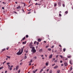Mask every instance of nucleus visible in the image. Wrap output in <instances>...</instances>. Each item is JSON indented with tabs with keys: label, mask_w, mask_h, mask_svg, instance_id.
<instances>
[{
	"label": "nucleus",
	"mask_w": 73,
	"mask_h": 73,
	"mask_svg": "<svg viewBox=\"0 0 73 73\" xmlns=\"http://www.w3.org/2000/svg\"><path fill=\"white\" fill-rule=\"evenodd\" d=\"M32 49L31 50V52H33V53H35V52H36V50L35 48L34 47H33L32 48Z\"/></svg>",
	"instance_id": "1"
},
{
	"label": "nucleus",
	"mask_w": 73,
	"mask_h": 73,
	"mask_svg": "<svg viewBox=\"0 0 73 73\" xmlns=\"http://www.w3.org/2000/svg\"><path fill=\"white\" fill-rule=\"evenodd\" d=\"M33 44V43L31 42L30 43L29 45V46L30 47V48H33V46L32 45V44Z\"/></svg>",
	"instance_id": "2"
},
{
	"label": "nucleus",
	"mask_w": 73,
	"mask_h": 73,
	"mask_svg": "<svg viewBox=\"0 0 73 73\" xmlns=\"http://www.w3.org/2000/svg\"><path fill=\"white\" fill-rule=\"evenodd\" d=\"M22 54V52L18 51V52L17 53V55H21Z\"/></svg>",
	"instance_id": "3"
},
{
	"label": "nucleus",
	"mask_w": 73,
	"mask_h": 73,
	"mask_svg": "<svg viewBox=\"0 0 73 73\" xmlns=\"http://www.w3.org/2000/svg\"><path fill=\"white\" fill-rule=\"evenodd\" d=\"M37 70H38L37 69L33 71V73H35L36 72H37Z\"/></svg>",
	"instance_id": "4"
},
{
	"label": "nucleus",
	"mask_w": 73,
	"mask_h": 73,
	"mask_svg": "<svg viewBox=\"0 0 73 73\" xmlns=\"http://www.w3.org/2000/svg\"><path fill=\"white\" fill-rule=\"evenodd\" d=\"M13 65L11 66H10V68H9L10 70H12V68H13Z\"/></svg>",
	"instance_id": "5"
},
{
	"label": "nucleus",
	"mask_w": 73,
	"mask_h": 73,
	"mask_svg": "<svg viewBox=\"0 0 73 73\" xmlns=\"http://www.w3.org/2000/svg\"><path fill=\"white\" fill-rule=\"evenodd\" d=\"M58 66H56L55 67H53L54 69H57V68H58Z\"/></svg>",
	"instance_id": "6"
},
{
	"label": "nucleus",
	"mask_w": 73,
	"mask_h": 73,
	"mask_svg": "<svg viewBox=\"0 0 73 73\" xmlns=\"http://www.w3.org/2000/svg\"><path fill=\"white\" fill-rule=\"evenodd\" d=\"M58 4L59 6V7H60V6H61V2H59L58 3Z\"/></svg>",
	"instance_id": "7"
},
{
	"label": "nucleus",
	"mask_w": 73,
	"mask_h": 73,
	"mask_svg": "<svg viewBox=\"0 0 73 73\" xmlns=\"http://www.w3.org/2000/svg\"><path fill=\"white\" fill-rule=\"evenodd\" d=\"M52 56H53V55L52 54L50 56H49V58H52Z\"/></svg>",
	"instance_id": "8"
},
{
	"label": "nucleus",
	"mask_w": 73,
	"mask_h": 73,
	"mask_svg": "<svg viewBox=\"0 0 73 73\" xmlns=\"http://www.w3.org/2000/svg\"><path fill=\"white\" fill-rule=\"evenodd\" d=\"M70 63L71 65H73V63H72V62L71 60H70Z\"/></svg>",
	"instance_id": "9"
},
{
	"label": "nucleus",
	"mask_w": 73,
	"mask_h": 73,
	"mask_svg": "<svg viewBox=\"0 0 73 73\" xmlns=\"http://www.w3.org/2000/svg\"><path fill=\"white\" fill-rule=\"evenodd\" d=\"M23 48H24V46L23 47V48H21V52H22V53H23Z\"/></svg>",
	"instance_id": "10"
},
{
	"label": "nucleus",
	"mask_w": 73,
	"mask_h": 73,
	"mask_svg": "<svg viewBox=\"0 0 73 73\" xmlns=\"http://www.w3.org/2000/svg\"><path fill=\"white\" fill-rule=\"evenodd\" d=\"M48 64L49 63L48 62H47L45 64V65L46 66H48Z\"/></svg>",
	"instance_id": "11"
},
{
	"label": "nucleus",
	"mask_w": 73,
	"mask_h": 73,
	"mask_svg": "<svg viewBox=\"0 0 73 73\" xmlns=\"http://www.w3.org/2000/svg\"><path fill=\"white\" fill-rule=\"evenodd\" d=\"M19 69V66H17L16 68L15 69L16 70H17V69Z\"/></svg>",
	"instance_id": "12"
},
{
	"label": "nucleus",
	"mask_w": 73,
	"mask_h": 73,
	"mask_svg": "<svg viewBox=\"0 0 73 73\" xmlns=\"http://www.w3.org/2000/svg\"><path fill=\"white\" fill-rule=\"evenodd\" d=\"M41 41V39H40V38L38 39V42H40V41Z\"/></svg>",
	"instance_id": "13"
},
{
	"label": "nucleus",
	"mask_w": 73,
	"mask_h": 73,
	"mask_svg": "<svg viewBox=\"0 0 73 73\" xmlns=\"http://www.w3.org/2000/svg\"><path fill=\"white\" fill-rule=\"evenodd\" d=\"M26 42H27L26 41H25V42H23L22 44H26Z\"/></svg>",
	"instance_id": "14"
},
{
	"label": "nucleus",
	"mask_w": 73,
	"mask_h": 73,
	"mask_svg": "<svg viewBox=\"0 0 73 73\" xmlns=\"http://www.w3.org/2000/svg\"><path fill=\"white\" fill-rule=\"evenodd\" d=\"M64 64L65 66H66L68 65V64L66 62L64 63Z\"/></svg>",
	"instance_id": "15"
},
{
	"label": "nucleus",
	"mask_w": 73,
	"mask_h": 73,
	"mask_svg": "<svg viewBox=\"0 0 73 73\" xmlns=\"http://www.w3.org/2000/svg\"><path fill=\"white\" fill-rule=\"evenodd\" d=\"M57 73H59L60 72V70H58L57 71Z\"/></svg>",
	"instance_id": "16"
},
{
	"label": "nucleus",
	"mask_w": 73,
	"mask_h": 73,
	"mask_svg": "<svg viewBox=\"0 0 73 73\" xmlns=\"http://www.w3.org/2000/svg\"><path fill=\"white\" fill-rule=\"evenodd\" d=\"M42 70H43V69H42L40 71V73H41V72H42Z\"/></svg>",
	"instance_id": "17"
},
{
	"label": "nucleus",
	"mask_w": 73,
	"mask_h": 73,
	"mask_svg": "<svg viewBox=\"0 0 73 73\" xmlns=\"http://www.w3.org/2000/svg\"><path fill=\"white\" fill-rule=\"evenodd\" d=\"M39 52H42V49H40L39 50Z\"/></svg>",
	"instance_id": "18"
},
{
	"label": "nucleus",
	"mask_w": 73,
	"mask_h": 73,
	"mask_svg": "<svg viewBox=\"0 0 73 73\" xmlns=\"http://www.w3.org/2000/svg\"><path fill=\"white\" fill-rule=\"evenodd\" d=\"M71 57H72V56L70 55L67 56V58H71Z\"/></svg>",
	"instance_id": "19"
},
{
	"label": "nucleus",
	"mask_w": 73,
	"mask_h": 73,
	"mask_svg": "<svg viewBox=\"0 0 73 73\" xmlns=\"http://www.w3.org/2000/svg\"><path fill=\"white\" fill-rule=\"evenodd\" d=\"M65 50H66V49L65 48H63V52H65Z\"/></svg>",
	"instance_id": "20"
},
{
	"label": "nucleus",
	"mask_w": 73,
	"mask_h": 73,
	"mask_svg": "<svg viewBox=\"0 0 73 73\" xmlns=\"http://www.w3.org/2000/svg\"><path fill=\"white\" fill-rule=\"evenodd\" d=\"M55 58H53V59H52V62H53V61H54V60H55Z\"/></svg>",
	"instance_id": "21"
},
{
	"label": "nucleus",
	"mask_w": 73,
	"mask_h": 73,
	"mask_svg": "<svg viewBox=\"0 0 73 73\" xmlns=\"http://www.w3.org/2000/svg\"><path fill=\"white\" fill-rule=\"evenodd\" d=\"M70 70L71 71L73 69V68H72V66H71L70 68Z\"/></svg>",
	"instance_id": "22"
},
{
	"label": "nucleus",
	"mask_w": 73,
	"mask_h": 73,
	"mask_svg": "<svg viewBox=\"0 0 73 73\" xmlns=\"http://www.w3.org/2000/svg\"><path fill=\"white\" fill-rule=\"evenodd\" d=\"M52 73V70H50L49 71V73Z\"/></svg>",
	"instance_id": "23"
},
{
	"label": "nucleus",
	"mask_w": 73,
	"mask_h": 73,
	"mask_svg": "<svg viewBox=\"0 0 73 73\" xmlns=\"http://www.w3.org/2000/svg\"><path fill=\"white\" fill-rule=\"evenodd\" d=\"M20 8V6H18V7H17V9H19V8Z\"/></svg>",
	"instance_id": "24"
},
{
	"label": "nucleus",
	"mask_w": 73,
	"mask_h": 73,
	"mask_svg": "<svg viewBox=\"0 0 73 73\" xmlns=\"http://www.w3.org/2000/svg\"><path fill=\"white\" fill-rule=\"evenodd\" d=\"M5 50V48L3 49L2 50V52H3V51H4Z\"/></svg>",
	"instance_id": "25"
},
{
	"label": "nucleus",
	"mask_w": 73,
	"mask_h": 73,
	"mask_svg": "<svg viewBox=\"0 0 73 73\" xmlns=\"http://www.w3.org/2000/svg\"><path fill=\"white\" fill-rule=\"evenodd\" d=\"M25 37H24L22 39V40H25Z\"/></svg>",
	"instance_id": "26"
},
{
	"label": "nucleus",
	"mask_w": 73,
	"mask_h": 73,
	"mask_svg": "<svg viewBox=\"0 0 73 73\" xmlns=\"http://www.w3.org/2000/svg\"><path fill=\"white\" fill-rule=\"evenodd\" d=\"M54 7H56L57 6V3H55L54 5Z\"/></svg>",
	"instance_id": "27"
},
{
	"label": "nucleus",
	"mask_w": 73,
	"mask_h": 73,
	"mask_svg": "<svg viewBox=\"0 0 73 73\" xmlns=\"http://www.w3.org/2000/svg\"><path fill=\"white\" fill-rule=\"evenodd\" d=\"M36 42H37L36 41H35L34 42V44H36Z\"/></svg>",
	"instance_id": "28"
},
{
	"label": "nucleus",
	"mask_w": 73,
	"mask_h": 73,
	"mask_svg": "<svg viewBox=\"0 0 73 73\" xmlns=\"http://www.w3.org/2000/svg\"><path fill=\"white\" fill-rule=\"evenodd\" d=\"M48 50L49 51H50V50H51V49L50 48H48Z\"/></svg>",
	"instance_id": "29"
},
{
	"label": "nucleus",
	"mask_w": 73,
	"mask_h": 73,
	"mask_svg": "<svg viewBox=\"0 0 73 73\" xmlns=\"http://www.w3.org/2000/svg\"><path fill=\"white\" fill-rule=\"evenodd\" d=\"M6 57L7 58H11V57L10 56H7Z\"/></svg>",
	"instance_id": "30"
},
{
	"label": "nucleus",
	"mask_w": 73,
	"mask_h": 73,
	"mask_svg": "<svg viewBox=\"0 0 73 73\" xmlns=\"http://www.w3.org/2000/svg\"><path fill=\"white\" fill-rule=\"evenodd\" d=\"M60 57L61 58H62V55H60Z\"/></svg>",
	"instance_id": "31"
},
{
	"label": "nucleus",
	"mask_w": 73,
	"mask_h": 73,
	"mask_svg": "<svg viewBox=\"0 0 73 73\" xmlns=\"http://www.w3.org/2000/svg\"><path fill=\"white\" fill-rule=\"evenodd\" d=\"M68 13V11H66L65 12V13H66V14H67V13Z\"/></svg>",
	"instance_id": "32"
},
{
	"label": "nucleus",
	"mask_w": 73,
	"mask_h": 73,
	"mask_svg": "<svg viewBox=\"0 0 73 73\" xmlns=\"http://www.w3.org/2000/svg\"><path fill=\"white\" fill-rule=\"evenodd\" d=\"M26 37L27 38H28V35H27L26 36Z\"/></svg>",
	"instance_id": "33"
},
{
	"label": "nucleus",
	"mask_w": 73,
	"mask_h": 73,
	"mask_svg": "<svg viewBox=\"0 0 73 73\" xmlns=\"http://www.w3.org/2000/svg\"><path fill=\"white\" fill-rule=\"evenodd\" d=\"M36 44H37V45H38V44H39V42H37L36 43Z\"/></svg>",
	"instance_id": "34"
},
{
	"label": "nucleus",
	"mask_w": 73,
	"mask_h": 73,
	"mask_svg": "<svg viewBox=\"0 0 73 73\" xmlns=\"http://www.w3.org/2000/svg\"><path fill=\"white\" fill-rule=\"evenodd\" d=\"M27 58V56H25V59H26Z\"/></svg>",
	"instance_id": "35"
},
{
	"label": "nucleus",
	"mask_w": 73,
	"mask_h": 73,
	"mask_svg": "<svg viewBox=\"0 0 73 73\" xmlns=\"http://www.w3.org/2000/svg\"><path fill=\"white\" fill-rule=\"evenodd\" d=\"M54 47V46L53 45L51 47V48H53Z\"/></svg>",
	"instance_id": "36"
},
{
	"label": "nucleus",
	"mask_w": 73,
	"mask_h": 73,
	"mask_svg": "<svg viewBox=\"0 0 73 73\" xmlns=\"http://www.w3.org/2000/svg\"><path fill=\"white\" fill-rule=\"evenodd\" d=\"M33 60H31V61L30 62H32Z\"/></svg>",
	"instance_id": "37"
},
{
	"label": "nucleus",
	"mask_w": 73,
	"mask_h": 73,
	"mask_svg": "<svg viewBox=\"0 0 73 73\" xmlns=\"http://www.w3.org/2000/svg\"><path fill=\"white\" fill-rule=\"evenodd\" d=\"M55 65V64H52V66H54V65Z\"/></svg>",
	"instance_id": "38"
},
{
	"label": "nucleus",
	"mask_w": 73,
	"mask_h": 73,
	"mask_svg": "<svg viewBox=\"0 0 73 73\" xmlns=\"http://www.w3.org/2000/svg\"><path fill=\"white\" fill-rule=\"evenodd\" d=\"M20 71H21L20 70H19L18 73H20Z\"/></svg>",
	"instance_id": "39"
},
{
	"label": "nucleus",
	"mask_w": 73,
	"mask_h": 73,
	"mask_svg": "<svg viewBox=\"0 0 73 73\" xmlns=\"http://www.w3.org/2000/svg\"><path fill=\"white\" fill-rule=\"evenodd\" d=\"M9 64H10V63L9 62H8L7 63V65H9Z\"/></svg>",
	"instance_id": "40"
},
{
	"label": "nucleus",
	"mask_w": 73,
	"mask_h": 73,
	"mask_svg": "<svg viewBox=\"0 0 73 73\" xmlns=\"http://www.w3.org/2000/svg\"><path fill=\"white\" fill-rule=\"evenodd\" d=\"M22 10L23 12H24H24H25V11H24V9H22Z\"/></svg>",
	"instance_id": "41"
},
{
	"label": "nucleus",
	"mask_w": 73,
	"mask_h": 73,
	"mask_svg": "<svg viewBox=\"0 0 73 73\" xmlns=\"http://www.w3.org/2000/svg\"><path fill=\"white\" fill-rule=\"evenodd\" d=\"M3 67H0V70H1V69H3Z\"/></svg>",
	"instance_id": "42"
},
{
	"label": "nucleus",
	"mask_w": 73,
	"mask_h": 73,
	"mask_svg": "<svg viewBox=\"0 0 73 73\" xmlns=\"http://www.w3.org/2000/svg\"><path fill=\"white\" fill-rule=\"evenodd\" d=\"M57 60H55L54 61V62H57Z\"/></svg>",
	"instance_id": "43"
},
{
	"label": "nucleus",
	"mask_w": 73,
	"mask_h": 73,
	"mask_svg": "<svg viewBox=\"0 0 73 73\" xmlns=\"http://www.w3.org/2000/svg\"><path fill=\"white\" fill-rule=\"evenodd\" d=\"M34 58H35V59H36L37 58V57H36V56H35V57H34Z\"/></svg>",
	"instance_id": "44"
},
{
	"label": "nucleus",
	"mask_w": 73,
	"mask_h": 73,
	"mask_svg": "<svg viewBox=\"0 0 73 73\" xmlns=\"http://www.w3.org/2000/svg\"><path fill=\"white\" fill-rule=\"evenodd\" d=\"M62 5H63V7H65V4H63Z\"/></svg>",
	"instance_id": "45"
},
{
	"label": "nucleus",
	"mask_w": 73,
	"mask_h": 73,
	"mask_svg": "<svg viewBox=\"0 0 73 73\" xmlns=\"http://www.w3.org/2000/svg\"><path fill=\"white\" fill-rule=\"evenodd\" d=\"M28 51L27 50V51H26V53H28Z\"/></svg>",
	"instance_id": "46"
},
{
	"label": "nucleus",
	"mask_w": 73,
	"mask_h": 73,
	"mask_svg": "<svg viewBox=\"0 0 73 73\" xmlns=\"http://www.w3.org/2000/svg\"><path fill=\"white\" fill-rule=\"evenodd\" d=\"M59 16H62L61 14H59Z\"/></svg>",
	"instance_id": "47"
},
{
	"label": "nucleus",
	"mask_w": 73,
	"mask_h": 73,
	"mask_svg": "<svg viewBox=\"0 0 73 73\" xmlns=\"http://www.w3.org/2000/svg\"><path fill=\"white\" fill-rule=\"evenodd\" d=\"M65 60H68V58H65Z\"/></svg>",
	"instance_id": "48"
},
{
	"label": "nucleus",
	"mask_w": 73,
	"mask_h": 73,
	"mask_svg": "<svg viewBox=\"0 0 73 73\" xmlns=\"http://www.w3.org/2000/svg\"><path fill=\"white\" fill-rule=\"evenodd\" d=\"M48 47H49V46H46V48H48Z\"/></svg>",
	"instance_id": "49"
},
{
	"label": "nucleus",
	"mask_w": 73,
	"mask_h": 73,
	"mask_svg": "<svg viewBox=\"0 0 73 73\" xmlns=\"http://www.w3.org/2000/svg\"><path fill=\"white\" fill-rule=\"evenodd\" d=\"M58 55H57L56 56V58H58Z\"/></svg>",
	"instance_id": "50"
},
{
	"label": "nucleus",
	"mask_w": 73,
	"mask_h": 73,
	"mask_svg": "<svg viewBox=\"0 0 73 73\" xmlns=\"http://www.w3.org/2000/svg\"><path fill=\"white\" fill-rule=\"evenodd\" d=\"M27 11H31V9H29V10H28V9H27Z\"/></svg>",
	"instance_id": "51"
},
{
	"label": "nucleus",
	"mask_w": 73,
	"mask_h": 73,
	"mask_svg": "<svg viewBox=\"0 0 73 73\" xmlns=\"http://www.w3.org/2000/svg\"><path fill=\"white\" fill-rule=\"evenodd\" d=\"M59 46H60V47H61V46H61V44H59Z\"/></svg>",
	"instance_id": "52"
},
{
	"label": "nucleus",
	"mask_w": 73,
	"mask_h": 73,
	"mask_svg": "<svg viewBox=\"0 0 73 73\" xmlns=\"http://www.w3.org/2000/svg\"><path fill=\"white\" fill-rule=\"evenodd\" d=\"M22 64H23V63H20V65H22Z\"/></svg>",
	"instance_id": "53"
},
{
	"label": "nucleus",
	"mask_w": 73,
	"mask_h": 73,
	"mask_svg": "<svg viewBox=\"0 0 73 73\" xmlns=\"http://www.w3.org/2000/svg\"><path fill=\"white\" fill-rule=\"evenodd\" d=\"M5 62H6V61H5L3 63V64H4V63H5Z\"/></svg>",
	"instance_id": "54"
},
{
	"label": "nucleus",
	"mask_w": 73,
	"mask_h": 73,
	"mask_svg": "<svg viewBox=\"0 0 73 73\" xmlns=\"http://www.w3.org/2000/svg\"><path fill=\"white\" fill-rule=\"evenodd\" d=\"M8 66H9L8 67L9 68H10V65H8Z\"/></svg>",
	"instance_id": "55"
},
{
	"label": "nucleus",
	"mask_w": 73,
	"mask_h": 73,
	"mask_svg": "<svg viewBox=\"0 0 73 73\" xmlns=\"http://www.w3.org/2000/svg\"><path fill=\"white\" fill-rule=\"evenodd\" d=\"M2 9H4V7H2Z\"/></svg>",
	"instance_id": "56"
},
{
	"label": "nucleus",
	"mask_w": 73,
	"mask_h": 73,
	"mask_svg": "<svg viewBox=\"0 0 73 73\" xmlns=\"http://www.w3.org/2000/svg\"><path fill=\"white\" fill-rule=\"evenodd\" d=\"M49 69H47V70H46V71L47 72H48V71H49Z\"/></svg>",
	"instance_id": "57"
},
{
	"label": "nucleus",
	"mask_w": 73,
	"mask_h": 73,
	"mask_svg": "<svg viewBox=\"0 0 73 73\" xmlns=\"http://www.w3.org/2000/svg\"><path fill=\"white\" fill-rule=\"evenodd\" d=\"M31 0H30L29 1V4H30L31 3Z\"/></svg>",
	"instance_id": "58"
},
{
	"label": "nucleus",
	"mask_w": 73,
	"mask_h": 73,
	"mask_svg": "<svg viewBox=\"0 0 73 73\" xmlns=\"http://www.w3.org/2000/svg\"><path fill=\"white\" fill-rule=\"evenodd\" d=\"M26 4L25 3H24V7H25V6Z\"/></svg>",
	"instance_id": "59"
},
{
	"label": "nucleus",
	"mask_w": 73,
	"mask_h": 73,
	"mask_svg": "<svg viewBox=\"0 0 73 73\" xmlns=\"http://www.w3.org/2000/svg\"><path fill=\"white\" fill-rule=\"evenodd\" d=\"M54 52H55V53H56L57 52V50H55Z\"/></svg>",
	"instance_id": "60"
},
{
	"label": "nucleus",
	"mask_w": 73,
	"mask_h": 73,
	"mask_svg": "<svg viewBox=\"0 0 73 73\" xmlns=\"http://www.w3.org/2000/svg\"><path fill=\"white\" fill-rule=\"evenodd\" d=\"M60 63H62V61L61 60L60 61Z\"/></svg>",
	"instance_id": "61"
},
{
	"label": "nucleus",
	"mask_w": 73,
	"mask_h": 73,
	"mask_svg": "<svg viewBox=\"0 0 73 73\" xmlns=\"http://www.w3.org/2000/svg\"><path fill=\"white\" fill-rule=\"evenodd\" d=\"M29 66H31V63H29Z\"/></svg>",
	"instance_id": "62"
},
{
	"label": "nucleus",
	"mask_w": 73,
	"mask_h": 73,
	"mask_svg": "<svg viewBox=\"0 0 73 73\" xmlns=\"http://www.w3.org/2000/svg\"><path fill=\"white\" fill-rule=\"evenodd\" d=\"M6 49L7 50H8V49H9V47L7 48Z\"/></svg>",
	"instance_id": "63"
},
{
	"label": "nucleus",
	"mask_w": 73,
	"mask_h": 73,
	"mask_svg": "<svg viewBox=\"0 0 73 73\" xmlns=\"http://www.w3.org/2000/svg\"><path fill=\"white\" fill-rule=\"evenodd\" d=\"M44 43H46V41H44Z\"/></svg>",
	"instance_id": "64"
}]
</instances>
